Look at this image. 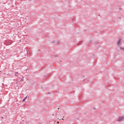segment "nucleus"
<instances>
[{
	"mask_svg": "<svg viewBox=\"0 0 124 124\" xmlns=\"http://www.w3.org/2000/svg\"><path fill=\"white\" fill-rule=\"evenodd\" d=\"M124 118L123 116H120L119 117V118L118 120V122H122V121H123V120H124Z\"/></svg>",
	"mask_w": 124,
	"mask_h": 124,
	"instance_id": "obj_1",
	"label": "nucleus"
},
{
	"mask_svg": "<svg viewBox=\"0 0 124 124\" xmlns=\"http://www.w3.org/2000/svg\"><path fill=\"white\" fill-rule=\"evenodd\" d=\"M121 43H122L121 41V40H119L117 43L118 46H120V45L121 44Z\"/></svg>",
	"mask_w": 124,
	"mask_h": 124,
	"instance_id": "obj_2",
	"label": "nucleus"
},
{
	"mask_svg": "<svg viewBox=\"0 0 124 124\" xmlns=\"http://www.w3.org/2000/svg\"><path fill=\"white\" fill-rule=\"evenodd\" d=\"M27 97H28L27 96L25 97L22 100V102H24V101H25V100L27 99Z\"/></svg>",
	"mask_w": 124,
	"mask_h": 124,
	"instance_id": "obj_3",
	"label": "nucleus"
},
{
	"mask_svg": "<svg viewBox=\"0 0 124 124\" xmlns=\"http://www.w3.org/2000/svg\"><path fill=\"white\" fill-rule=\"evenodd\" d=\"M120 50H123V51H124V47H120Z\"/></svg>",
	"mask_w": 124,
	"mask_h": 124,
	"instance_id": "obj_4",
	"label": "nucleus"
},
{
	"mask_svg": "<svg viewBox=\"0 0 124 124\" xmlns=\"http://www.w3.org/2000/svg\"><path fill=\"white\" fill-rule=\"evenodd\" d=\"M21 82L24 81V78H21L20 79Z\"/></svg>",
	"mask_w": 124,
	"mask_h": 124,
	"instance_id": "obj_5",
	"label": "nucleus"
},
{
	"mask_svg": "<svg viewBox=\"0 0 124 124\" xmlns=\"http://www.w3.org/2000/svg\"><path fill=\"white\" fill-rule=\"evenodd\" d=\"M15 76H17V74H15Z\"/></svg>",
	"mask_w": 124,
	"mask_h": 124,
	"instance_id": "obj_6",
	"label": "nucleus"
},
{
	"mask_svg": "<svg viewBox=\"0 0 124 124\" xmlns=\"http://www.w3.org/2000/svg\"><path fill=\"white\" fill-rule=\"evenodd\" d=\"M58 44H60V42H58Z\"/></svg>",
	"mask_w": 124,
	"mask_h": 124,
	"instance_id": "obj_7",
	"label": "nucleus"
},
{
	"mask_svg": "<svg viewBox=\"0 0 124 124\" xmlns=\"http://www.w3.org/2000/svg\"><path fill=\"white\" fill-rule=\"evenodd\" d=\"M1 118H2V119H3V117H2Z\"/></svg>",
	"mask_w": 124,
	"mask_h": 124,
	"instance_id": "obj_8",
	"label": "nucleus"
}]
</instances>
